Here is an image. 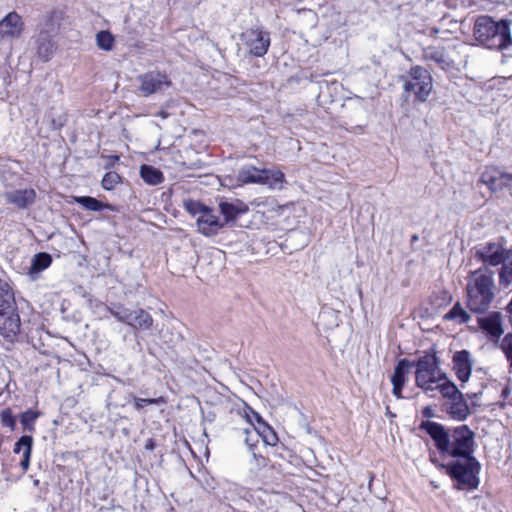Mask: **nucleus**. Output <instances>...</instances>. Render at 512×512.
<instances>
[{
	"label": "nucleus",
	"mask_w": 512,
	"mask_h": 512,
	"mask_svg": "<svg viewBox=\"0 0 512 512\" xmlns=\"http://www.w3.org/2000/svg\"><path fill=\"white\" fill-rule=\"evenodd\" d=\"M438 390L444 398L449 401L459 398L462 393L459 391L457 386L446 376L442 377L441 381L435 386V391Z\"/></svg>",
	"instance_id": "nucleus-22"
},
{
	"label": "nucleus",
	"mask_w": 512,
	"mask_h": 512,
	"mask_svg": "<svg viewBox=\"0 0 512 512\" xmlns=\"http://www.w3.org/2000/svg\"><path fill=\"white\" fill-rule=\"evenodd\" d=\"M445 319L456 320L458 323H466L470 320V314L458 303L445 315Z\"/></svg>",
	"instance_id": "nucleus-29"
},
{
	"label": "nucleus",
	"mask_w": 512,
	"mask_h": 512,
	"mask_svg": "<svg viewBox=\"0 0 512 512\" xmlns=\"http://www.w3.org/2000/svg\"><path fill=\"white\" fill-rule=\"evenodd\" d=\"M0 419L3 426L9 427L12 430L15 428L16 419L12 414V411L10 408L3 409L0 412Z\"/></svg>",
	"instance_id": "nucleus-35"
},
{
	"label": "nucleus",
	"mask_w": 512,
	"mask_h": 512,
	"mask_svg": "<svg viewBox=\"0 0 512 512\" xmlns=\"http://www.w3.org/2000/svg\"><path fill=\"white\" fill-rule=\"evenodd\" d=\"M245 416L247 421L250 423L251 428H245L244 433H247L248 435H258V437L262 438L265 445L276 444L277 436L275 432L262 421L257 412L249 409V412L245 411Z\"/></svg>",
	"instance_id": "nucleus-8"
},
{
	"label": "nucleus",
	"mask_w": 512,
	"mask_h": 512,
	"mask_svg": "<svg viewBox=\"0 0 512 512\" xmlns=\"http://www.w3.org/2000/svg\"><path fill=\"white\" fill-rule=\"evenodd\" d=\"M410 362L406 359H402L398 362L395 367L394 373L391 377V382L393 384V394L397 398H401L402 387L407 380V376L409 374Z\"/></svg>",
	"instance_id": "nucleus-19"
},
{
	"label": "nucleus",
	"mask_w": 512,
	"mask_h": 512,
	"mask_svg": "<svg viewBox=\"0 0 512 512\" xmlns=\"http://www.w3.org/2000/svg\"><path fill=\"white\" fill-rule=\"evenodd\" d=\"M402 81L404 91L413 93L415 100L421 103L428 99L433 89L431 74L421 66H413Z\"/></svg>",
	"instance_id": "nucleus-6"
},
{
	"label": "nucleus",
	"mask_w": 512,
	"mask_h": 512,
	"mask_svg": "<svg viewBox=\"0 0 512 512\" xmlns=\"http://www.w3.org/2000/svg\"><path fill=\"white\" fill-rule=\"evenodd\" d=\"M108 310L118 321H121L134 329L147 330L153 324L151 315L143 309L128 310L125 308H108Z\"/></svg>",
	"instance_id": "nucleus-7"
},
{
	"label": "nucleus",
	"mask_w": 512,
	"mask_h": 512,
	"mask_svg": "<svg viewBox=\"0 0 512 512\" xmlns=\"http://www.w3.org/2000/svg\"><path fill=\"white\" fill-rule=\"evenodd\" d=\"M20 325L13 292L4 284L0 290V333L3 337L12 339L19 333Z\"/></svg>",
	"instance_id": "nucleus-4"
},
{
	"label": "nucleus",
	"mask_w": 512,
	"mask_h": 512,
	"mask_svg": "<svg viewBox=\"0 0 512 512\" xmlns=\"http://www.w3.org/2000/svg\"><path fill=\"white\" fill-rule=\"evenodd\" d=\"M262 169L254 166H244L238 172V180L241 183L260 184L262 181Z\"/></svg>",
	"instance_id": "nucleus-23"
},
{
	"label": "nucleus",
	"mask_w": 512,
	"mask_h": 512,
	"mask_svg": "<svg viewBox=\"0 0 512 512\" xmlns=\"http://www.w3.org/2000/svg\"><path fill=\"white\" fill-rule=\"evenodd\" d=\"M185 208L187 209V211L189 213H191L192 215H197V217L199 215H201V213H204V211L207 210V207L201 205L199 202H195V201H186L185 202Z\"/></svg>",
	"instance_id": "nucleus-36"
},
{
	"label": "nucleus",
	"mask_w": 512,
	"mask_h": 512,
	"mask_svg": "<svg viewBox=\"0 0 512 512\" xmlns=\"http://www.w3.org/2000/svg\"><path fill=\"white\" fill-rule=\"evenodd\" d=\"M449 413L457 420H464L468 416L469 408L463 400L462 395L450 401Z\"/></svg>",
	"instance_id": "nucleus-25"
},
{
	"label": "nucleus",
	"mask_w": 512,
	"mask_h": 512,
	"mask_svg": "<svg viewBox=\"0 0 512 512\" xmlns=\"http://www.w3.org/2000/svg\"><path fill=\"white\" fill-rule=\"evenodd\" d=\"M423 428L435 441L436 446L444 455L459 458L448 465V473L459 486L476 488L478 486L479 462L471 456L474 446V433L466 425L455 428L448 434L444 428L428 422Z\"/></svg>",
	"instance_id": "nucleus-1"
},
{
	"label": "nucleus",
	"mask_w": 512,
	"mask_h": 512,
	"mask_svg": "<svg viewBox=\"0 0 512 512\" xmlns=\"http://www.w3.org/2000/svg\"><path fill=\"white\" fill-rule=\"evenodd\" d=\"M453 370L461 382H467L472 371L473 361L470 352L461 350L456 352L452 358Z\"/></svg>",
	"instance_id": "nucleus-13"
},
{
	"label": "nucleus",
	"mask_w": 512,
	"mask_h": 512,
	"mask_svg": "<svg viewBox=\"0 0 512 512\" xmlns=\"http://www.w3.org/2000/svg\"><path fill=\"white\" fill-rule=\"evenodd\" d=\"M36 198V192L34 189H20L7 192L5 199L8 203L15 205L20 209H24L31 205Z\"/></svg>",
	"instance_id": "nucleus-17"
},
{
	"label": "nucleus",
	"mask_w": 512,
	"mask_h": 512,
	"mask_svg": "<svg viewBox=\"0 0 512 512\" xmlns=\"http://www.w3.org/2000/svg\"><path fill=\"white\" fill-rule=\"evenodd\" d=\"M52 258L47 253H38L34 256L32 269L34 271H42L51 265Z\"/></svg>",
	"instance_id": "nucleus-32"
},
{
	"label": "nucleus",
	"mask_w": 512,
	"mask_h": 512,
	"mask_svg": "<svg viewBox=\"0 0 512 512\" xmlns=\"http://www.w3.org/2000/svg\"><path fill=\"white\" fill-rule=\"evenodd\" d=\"M415 368V384L425 393L434 392L435 386L445 375L439 368L437 358L430 354L420 357L415 363Z\"/></svg>",
	"instance_id": "nucleus-5"
},
{
	"label": "nucleus",
	"mask_w": 512,
	"mask_h": 512,
	"mask_svg": "<svg viewBox=\"0 0 512 512\" xmlns=\"http://www.w3.org/2000/svg\"><path fill=\"white\" fill-rule=\"evenodd\" d=\"M283 209L284 208L282 206L271 205V207L267 211H264L263 213L271 214V217H273L274 215L279 216V215H281Z\"/></svg>",
	"instance_id": "nucleus-39"
},
{
	"label": "nucleus",
	"mask_w": 512,
	"mask_h": 512,
	"mask_svg": "<svg viewBox=\"0 0 512 512\" xmlns=\"http://www.w3.org/2000/svg\"><path fill=\"white\" fill-rule=\"evenodd\" d=\"M244 36L246 39V45L254 56L261 57L266 54L270 45V37L267 32H263L261 30H250L247 31Z\"/></svg>",
	"instance_id": "nucleus-11"
},
{
	"label": "nucleus",
	"mask_w": 512,
	"mask_h": 512,
	"mask_svg": "<svg viewBox=\"0 0 512 512\" xmlns=\"http://www.w3.org/2000/svg\"><path fill=\"white\" fill-rule=\"evenodd\" d=\"M33 483H34L35 486H37L39 484V480L35 479Z\"/></svg>",
	"instance_id": "nucleus-42"
},
{
	"label": "nucleus",
	"mask_w": 512,
	"mask_h": 512,
	"mask_svg": "<svg viewBox=\"0 0 512 512\" xmlns=\"http://www.w3.org/2000/svg\"><path fill=\"white\" fill-rule=\"evenodd\" d=\"M140 175L148 185H158L164 180L163 173L159 169L149 165L141 166Z\"/></svg>",
	"instance_id": "nucleus-24"
},
{
	"label": "nucleus",
	"mask_w": 512,
	"mask_h": 512,
	"mask_svg": "<svg viewBox=\"0 0 512 512\" xmlns=\"http://www.w3.org/2000/svg\"><path fill=\"white\" fill-rule=\"evenodd\" d=\"M425 57L429 60H433L442 67L449 66V58L443 48L428 47L425 50Z\"/></svg>",
	"instance_id": "nucleus-27"
},
{
	"label": "nucleus",
	"mask_w": 512,
	"mask_h": 512,
	"mask_svg": "<svg viewBox=\"0 0 512 512\" xmlns=\"http://www.w3.org/2000/svg\"><path fill=\"white\" fill-rule=\"evenodd\" d=\"M73 200L89 211H100L103 208H109V205L103 204L96 198L90 196H74Z\"/></svg>",
	"instance_id": "nucleus-26"
},
{
	"label": "nucleus",
	"mask_w": 512,
	"mask_h": 512,
	"mask_svg": "<svg viewBox=\"0 0 512 512\" xmlns=\"http://www.w3.org/2000/svg\"><path fill=\"white\" fill-rule=\"evenodd\" d=\"M512 281V250L506 253V260L499 272V282L507 287Z\"/></svg>",
	"instance_id": "nucleus-28"
},
{
	"label": "nucleus",
	"mask_w": 512,
	"mask_h": 512,
	"mask_svg": "<svg viewBox=\"0 0 512 512\" xmlns=\"http://www.w3.org/2000/svg\"><path fill=\"white\" fill-rule=\"evenodd\" d=\"M245 434H246L245 442L250 448H252L254 446V443L258 441V435H255V434L248 435L247 433H245Z\"/></svg>",
	"instance_id": "nucleus-40"
},
{
	"label": "nucleus",
	"mask_w": 512,
	"mask_h": 512,
	"mask_svg": "<svg viewBox=\"0 0 512 512\" xmlns=\"http://www.w3.org/2000/svg\"><path fill=\"white\" fill-rule=\"evenodd\" d=\"M320 321L327 329H331L338 326L339 314L333 309H325L320 313Z\"/></svg>",
	"instance_id": "nucleus-30"
},
{
	"label": "nucleus",
	"mask_w": 512,
	"mask_h": 512,
	"mask_svg": "<svg viewBox=\"0 0 512 512\" xmlns=\"http://www.w3.org/2000/svg\"><path fill=\"white\" fill-rule=\"evenodd\" d=\"M494 288L493 271L485 268L471 272L466 287L469 309L476 313L485 312L494 299Z\"/></svg>",
	"instance_id": "nucleus-2"
},
{
	"label": "nucleus",
	"mask_w": 512,
	"mask_h": 512,
	"mask_svg": "<svg viewBox=\"0 0 512 512\" xmlns=\"http://www.w3.org/2000/svg\"><path fill=\"white\" fill-rule=\"evenodd\" d=\"M139 90L144 96L158 91L163 85H169L167 77L161 73H148L139 77Z\"/></svg>",
	"instance_id": "nucleus-16"
},
{
	"label": "nucleus",
	"mask_w": 512,
	"mask_h": 512,
	"mask_svg": "<svg viewBox=\"0 0 512 512\" xmlns=\"http://www.w3.org/2000/svg\"><path fill=\"white\" fill-rule=\"evenodd\" d=\"M473 34L476 41L489 49H506L512 43L508 23L504 20L496 22L487 15L476 19Z\"/></svg>",
	"instance_id": "nucleus-3"
},
{
	"label": "nucleus",
	"mask_w": 512,
	"mask_h": 512,
	"mask_svg": "<svg viewBox=\"0 0 512 512\" xmlns=\"http://www.w3.org/2000/svg\"><path fill=\"white\" fill-rule=\"evenodd\" d=\"M502 350L510 363V366L512 367V339L508 340V337H506L502 344Z\"/></svg>",
	"instance_id": "nucleus-38"
},
{
	"label": "nucleus",
	"mask_w": 512,
	"mask_h": 512,
	"mask_svg": "<svg viewBox=\"0 0 512 512\" xmlns=\"http://www.w3.org/2000/svg\"><path fill=\"white\" fill-rule=\"evenodd\" d=\"M23 21L16 12L8 13L0 21V39L18 38L23 31Z\"/></svg>",
	"instance_id": "nucleus-14"
},
{
	"label": "nucleus",
	"mask_w": 512,
	"mask_h": 512,
	"mask_svg": "<svg viewBox=\"0 0 512 512\" xmlns=\"http://www.w3.org/2000/svg\"><path fill=\"white\" fill-rule=\"evenodd\" d=\"M481 181L489 187L492 192L502 191L512 183V174L500 171L495 167H488L481 176Z\"/></svg>",
	"instance_id": "nucleus-10"
},
{
	"label": "nucleus",
	"mask_w": 512,
	"mask_h": 512,
	"mask_svg": "<svg viewBox=\"0 0 512 512\" xmlns=\"http://www.w3.org/2000/svg\"><path fill=\"white\" fill-rule=\"evenodd\" d=\"M96 43L100 49L110 51L114 45V37L110 32L103 30L96 34Z\"/></svg>",
	"instance_id": "nucleus-31"
},
{
	"label": "nucleus",
	"mask_w": 512,
	"mask_h": 512,
	"mask_svg": "<svg viewBox=\"0 0 512 512\" xmlns=\"http://www.w3.org/2000/svg\"><path fill=\"white\" fill-rule=\"evenodd\" d=\"M159 116L161 118L165 119L167 117V113L162 111V112L159 113Z\"/></svg>",
	"instance_id": "nucleus-41"
},
{
	"label": "nucleus",
	"mask_w": 512,
	"mask_h": 512,
	"mask_svg": "<svg viewBox=\"0 0 512 512\" xmlns=\"http://www.w3.org/2000/svg\"><path fill=\"white\" fill-rule=\"evenodd\" d=\"M219 208L226 223L235 222L239 215H243L249 210L248 206L238 199L231 202H220Z\"/></svg>",
	"instance_id": "nucleus-18"
},
{
	"label": "nucleus",
	"mask_w": 512,
	"mask_h": 512,
	"mask_svg": "<svg viewBox=\"0 0 512 512\" xmlns=\"http://www.w3.org/2000/svg\"><path fill=\"white\" fill-rule=\"evenodd\" d=\"M261 185H266L270 189H282L285 183L284 173L276 169H262Z\"/></svg>",
	"instance_id": "nucleus-21"
},
{
	"label": "nucleus",
	"mask_w": 512,
	"mask_h": 512,
	"mask_svg": "<svg viewBox=\"0 0 512 512\" xmlns=\"http://www.w3.org/2000/svg\"><path fill=\"white\" fill-rule=\"evenodd\" d=\"M160 402H163V398H155V399H143V398H137L134 397V406L136 409H141L145 405L148 404H158Z\"/></svg>",
	"instance_id": "nucleus-37"
},
{
	"label": "nucleus",
	"mask_w": 512,
	"mask_h": 512,
	"mask_svg": "<svg viewBox=\"0 0 512 512\" xmlns=\"http://www.w3.org/2000/svg\"><path fill=\"white\" fill-rule=\"evenodd\" d=\"M223 225L224 223L209 208L197 217L198 231L205 236L215 235Z\"/></svg>",
	"instance_id": "nucleus-15"
},
{
	"label": "nucleus",
	"mask_w": 512,
	"mask_h": 512,
	"mask_svg": "<svg viewBox=\"0 0 512 512\" xmlns=\"http://www.w3.org/2000/svg\"><path fill=\"white\" fill-rule=\"evenodd\" d=\"M120 182V176L115 172H108L102 179V187L105 190H112Z\"/></svg>",
	"instance_id": "nucleus-34"
},
{
	"label": "nucleus",
	"mask_w": 512,
	"mask_h": 512,
	"mask_svg": "<svg viewBox=\"0 0 512 512\" xmlns=\"http://www.w3.org/2000/svg\"><path fill=\"white\" fill-rule=\"evenodd\" d=\"M33 438L28 435L22 436L14 445V453H22V460L20 466L24 471H27L30 465V457L32 452Z\"/></svg>",
	"instance_id": "nucleus-20"
},
{
	"label": "nucleus",
	"mask_w": 512,
	"mask_h": 512,
	"mask_svg": "<svg viewBox=\"0 0 512 512\" xmlns=\"http://www.w3.org/2000/svg\"><path fill=\"white\" fill-rule=\"evenodd\" d=\"M39 414L33 410H27L21 414L20 422L23 425L24 430L32 432L34 431V423L38 418Z\"/></svg>",
	"instance_id": "nucleus-33"
},
{
	"label": "nucleus",
	"mask_w": 512,
	"mask_h": 512,
	"mask_svg": "<svg viewBox=\"0 0 512 512\" xmlns=\"http://www.w3.org/2000/svg\"><path fill=\"white\" fill-rule=\"evenodd\" d=\"M507 251L508 250H505V248L501 244L490 242L480 246L476 250L475 255L485 265L495 267L500 264H502V266L504 265Z\"/></svg>",
	"instance_id": "nucleus-9"
},
{
	"label": "nucleus",
	"mask_w": 512,
	"mask_h": 512,
	"mask_svg": "<svg viewBox=\"0 0 512 512\" xmlns=\"http://www.w3.org/2000/svg\"><path fill=\"white\" fill-rule=\"evenodd\" d=\"M480 328L486 335L498 340L504 333L503 319L500 312H492L485 317L478 319Z\"/></svg>",
	"instance_id": "nucleus-12"
}]
</instances>
